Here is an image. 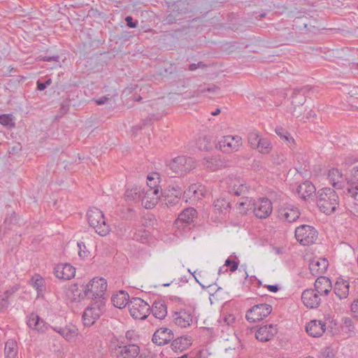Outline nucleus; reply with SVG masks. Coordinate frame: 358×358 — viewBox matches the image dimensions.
<instances>
[{
    "mask_svg": "<svg viewBox=\"0 0 358 358\" xmlns=\"http://www.w3.org/2000/svg\"><path fill=\"white\" fill-rule=\"evenodd\" d=\"M69 110V104L67 102H64L62 103L61 107L59 108V115L56 116V118L61 117L64 114H66Z\"/></svg>",
    "mask_w": 358,
    "mask_h": 358,
    "instance_id": "51",
    "label": "nucleus"
},
{
    "mask_svg": "<svg viewBox=\"0 0 358 358\" xmlns=\"http://www.w3.org/2000/svg\"><path fill=\"white\" fill-rule=\"evenodd\" d=\"M174 338L172 330L169 328H159L153 334L152 341L157 345L168 344Z\"/></svg>",
    "mask_w": 358,
    "mask_h": 358,
    "instance_id": "16",
    "label": "nucleus"
},
{
    "mask_svg": "<svg viewBox=\"0 0 358 358\" xmlns=\"http://www.w3.org/2000/svg\"><path fill=\"white\" fill-rule=\"evenodd\" d=\"M37 85V90L39 91H43L47 87L45 84L43 82H41V80H38L36 82Z\"/></svg>",
    "mask_w": 358,
    "mask_h": 358,
    "instance_id": "63",
    "label": "nucleus"
},
{
    "mask_svg": "<svg viewBox=\"0 0 358 358\" xmlns=\"http://www.w3.org/2000/svg\"><path fill=\"white\" fill-rule=\"evenodd\" d=\"M349 283L345 280H338L334 285V292L339 299H346L349 295Z\"/></svg>",
    "mask_w": 358,
    "mask_h": 358,
    "instance_id": "29",
    "label": "nucleus"
},
{
    "mask_svg": "<svg viewBox=\"0 0 358 358\" xmlns=\"http://www.w3.org/2000/svg\"><path fill=\"white\" fill-rule=\"evenodd\" d=\"M272 311L271 306L266 303H260L254 306L249 309L245 317L248 321L250 322H255L257 321L262 320L271 314Z\"/></svg>",
    "mask_w": 358,
    "mask_h": 358,
    "instance_id": "10",
    "label": "nucleus"
},
{
    "mask_svg": "<svg viewBox=\"0 0 358 358\" xmlns=\"http://www.w3.org/2000/svg\"><path fill=\"white\" fill-rule=\"evenodd\" d=\"M148 182L146 189H145V194L149 196V199L152 198H157V201L160 197L159 187L157 185V181L152 176H148Z\"/></svg>",
    "mask_w": 358,
    "mask_h": 358,
    "instance_id": "27",
    "label": "nucleus"
},
{
    "mask_svg": "<svg viewBox=\"0 0 358 358\" xmlns=\"http://www.w3.org/2000/svg\"><path fill=\"white\" fill-rule=\"evenodd\" d=\"M299 216L300 212L299 209L290 205L282 207L278 210V217L287 222H295L299 219Z\"/></svg>",
    "mask_w": 358,
    "mask_h": 358,
    "instance_id": "17",
    "label": "nucleus"
},
{
    "mask_svg": "<svg viewBox=\"0 0 358 358\" xmlns=\"http://www.w3.org/2000/svg\"><path fill=\"white\" fill-rule=\"evenodd\" d=\"M8 306V301L6 298L0 296V312L6 309Z\"/></svg>",
    "mask_w": 358,
    "mask_h": 358,
    "instance_id": "57",
    "label": "nucleus"
},
{
    "mask_svg": "<svg viewBox=\"0 0 358 358\" xmlns=\"http://www.w3.org/2000/svg\"><path fill=\"white\" fill-rule=\"evenodd\" d=\"M166 166L172 173L182 176L196 167L194 160L189 157L178 156L166 163Z\"/></svg>",
    "mask_w": 358,
    "mask_h": 358,
    "instance_id": "4",
    "label": "nucleus"
},
{
    "mask_svg": "<svg viewBox=\"0 0 358 358\" xmlns=\"http://www.w3.org/2000/svg\"><path fill=\"white\" fill-rule=\"evenodd\" d=\"M200 187H202L196 184L190 185L187 190L184 191V196L190 198L193 195L195 198L200 199L201 196H204L203 188L199 189Z\"/></svg>",
    "mask_w": 358,
    "mask_h": 358,
    "instance_id": "37",
    "label": "nucleus"
},
{
    "mask_svg": "<svg viewBox=\"0 0 358 358\" xmlns=\"http://www.w3.org/2000/svg\"><path fill=\"white\" fill-rule=\"evenodd\" d=\"M0 124L8 128L15 127V122L13 120L12 115H1Z\"/></svg>",
    "mask_w": 358,
    "mask_h": 358,
    "instance_id": "44",
    "label": "nucleus"
},
{
    "mask_svg": "<svg viewBox=\"0 0 358 358\" xmlns=\"http://www.w3.org/2000/svg\"><path fill=\"white\" fill-rule=\"evenodd\" d=\"M329 262L325 258H320L319 259H313L309 264V269L313 275H320L324 273L327 269Z\"/></svg>",
    "mask_w": 358,
    "mask_h": 358,
    "instance_id": "24",
    "label": "nucleus"
},
{
    "mask_svg": "<svg viewBox=\"0 0 358 358\" xmlns=\"http://www.w3.org/2000/svg\"><path fill=\"white\" fill-rule=\"evenodd\" d=\"M54 330L58 332L62 337L67 341L73 340L78 335V329L73 326H67L64 328L55 327Z\"/></svg>",
    "mask_w": 358,
    "mask_h": 358,
    "instance_id": "33",
    "label": "nucleus"
},
{
    "mask_svg": "<svg viewBox=\"0 0 358 358\" xmlns=\"http://www.w3.org/2000/svg\"><path fill=\"white\" fill-rule=\"evenodd\" d=\"M222 320L227 325H230L235 321V317L231 315H224Z\"/></svg>",
    "mask_w": 358,
    "mask_h": 358,
    "instance_id": "56",
    "label": "nucleus"
},
{
    "mask_svg": "<svg viewBox=\"0 0 358 358\" xmlns=\"http://www.w3.org/2000/svg\"><path fill=\"white\" fill-rule=\"evenodd\" d=\"M58 59H59V56L55 55V56H44L42 59H43V61H45V62H52V61L58 62Z\"/></svg>",
    "mask_w": 358,
    "mask_h": 358,
    "instance_id": "60",
    "label": "nucleus"
},
{
    "mask_svg": "<svg viewBox=\"0 0 358 358\" xmlns=\"http://www.w3.org/2000/svg\"><path fill=\"white\" fill-rule=\"evenodd\" d=\"M306 329L310 336L320 337L326 330V323L322 320H311L307 324Z\"/></svg>",
    "mask_w": 358,
    "mask_h": 358,
    "instance_id": "20",
    "label": "nucleus"
},
{
    "mask_svg": "<svg viewBox=\"0 0 358 358\" xmlns=\"http://www.w3.org/2000/svg\"><path fill=\"white\" fill-rule=\"evenodd\" d=\"M129 309L134 319L145 320L149 315L150 306L141 298H133L129 304Z\"/></svg>",
    "mask_w": 358,
    "mask_h": 358,
    "instance_id": "8",
    "label": "nucleus"
},
{
    "mask_svg": "<svg viewBox=\"0 0 358 358\" xmlns=\"http://www.w3.org/2000/svg\"><path fill=\"white\" fill-rule=\"evenodd\" d=\"M109 99L106 96H101L99 99H97L95 101L97 105H103Z\"/></svg>",
    "mask_w": 358,
    "mask_h": 358,
    "instance_id": "64",
    "label": "nucleus"
},
{
    "mask_svg": "<svg viewBox=\"0 0 358 358\" xmlns=\"http://www.w3.org/2000/svg\"><path fill=\"white\" fill-rule=\"evenodd\" d=\"M252 206V210L255 216L259 219L266 218L272 213V203L268 199H254Z\"/></svg>",
    "mask_w": 358,
    "mask_h": 358,
    "instance_id": "11",
    "label": "nucleus"
},
{
    "mask_svg": "<svg viewBox=\"0 0 358 358\" xmlns=\"http://www.w3.org/2000/svg\"><path fill=\"white\" fill-rule=\"evenodd\" d=\"M153 316L159 320H163L167 315V309L165 303L162 301H155L150 308Z\"/></svg>",
    "mask_w": 358,
    "mask_h": 358,
    "instance_id": "31",
    "label": "nucleus"
},
{
    "mask_svg": "<svg viewBox=\"0 0 358 358\" xmlns=\"http://www.w3.org/2000/svg\"><path fill=\"white\" fill-rule=\"evenodd\" d=\"M5 357L6 358H15L17 353V345L13 340H8L5 344Z\"/></svg>",
    "mask_w": 358,
    "mask_h": 358,
    "instance_id": "36",
    "label": "nucleus"
},
{
    "mask_svg": "<svg viewBox=\"0 0 358 358\" xmlns=\"http://www.w3.org/2000/svg\"><path fill=\"white\" fill-rule=\"evenodd\" d=\"M104 302L99 299L88 306L83 314V324L85 326H91L99 318L104 310Z\"/></svg>",
    "mask_w": 358,
    "mask_h": 358,
    "instance_id": "6",
    "label": "nucleus"
},
{
    "mask_svg": "<svg viewBox=\"0 0 358 358\" xmlns=\"http://www.w3.org/2000/svg\"><path fill=\"white\" fill-rule=\"evenodd\" d=\"M174 192L173 196L169 193H166L163 196L164 197L165 203L167 206H174L179 203L180 200V196L183 192L182 188L178 185H173L169 186V192Z\"/></svg>",
    "mask_w": 358,
    "mask_h": 358,
    "instance_id": "21",
    "label": "nucleus"
},
{
    "mask_svg": "<svg viewBox=\"0 0 358 358\" xmlns=\"http://www.w3.org/2000/svg\"><path fill=\"white\" fill-rule=\"evenodd\" d=\"M184 3L182 2V1H177V2H175L173 5H172V10L175 13V12H177L178 13V15L180 14V13H187L188 10L187 8H182V5Z\"/></svg>",
    "mask_w": 358,
    "mask_h": 358,
    "instance_id": "49",
    "label": "nucleus"
},
{
    "mask_svg": "<svg viewBox=\"0 0 358 358\" xmlns=\"http://www.w3.org/2000/svg\"><path fill=\"white\" fill-rule=\"evenodd\" d=\"M125 21L129 27L135 28L138 25V21L134 20V19L131 16H127L125 17Z\"/></svg>",
    "mask_w": 358,
    "mask_h": 358,
    "instance_id": "54",
    "label": "nucleus"
},
{
    "mask_svg": "<svg viewBox=\"0 0 358 358\" xmlns=\"http://www.w3.org/2000/svg\"><path fill=\"white\" fill-rule=\"evenodd\" d=\"M31 285L37 291L38 295L42 294L45 290V280L39 275H35L31 279Z\"/></svg>",
    "mask_w": 358,
    "mask_h": 358,
    "instance_id": "38",
    "label": "nucleus"
},
{
    "mask_svg": "<svg viewBox=\"0 0 358 358\" xmlns=\"http://www.w3.org/2000/svg\"><path fill=\"white\" fill-rule=\"evenodd\" d=\"M345 180L358 182V166L352 167V169L350 170V175L345 177Z\"/></svg>",
    "mask_w": 358,
    "mask_h": 358,
    "instance_id": "46",
    "label": "nucleus"
},
{
    "mask_svg": "<svg viewBox=\"0 0 358 358\" xmlns=\"http://www.w3.org/2000/svg\"><path fill=\"white\" fill-rule=\"evenodd\" d=\"M286 160V157L284 155L281 154H277L275 156H273V163L278 165L282 164L284 163Z\"/></svg>",
    "mask_w": 358,
    "mask_h": 358,
    "instance_id": "52",
    "label": "nucleus"
},
{
    "mask_svg": "<svg viewBox=\"0 0 358 358\" xmlns=\"http://www.w3.org/2000/svg\"><path fill=\"white\" fill-rule=\"evenodd\" d=\"M18 290V287L13 286L10 289L6 290L3 295H1L2 297L6 298L7 300L8 298L13 295L15 292H16Z\"/></svg>",
    "mask_w": 358,
    "mask_h": 358,
    "instance_id": "53",
    "label": "nucleus"
},
{
    "mask_svg": "<svg viewBox=\"0 0 358 358\" xmlns=\"http://www.w3.org/2000/svg\"><path fill=\"white\" fill-rule=\"evenodd\" d=\"M132 238L141 243H147L150 238V232L145 229H138L132 236Z\"/></svg>",
    "mask_w": 358,
    "mask_h": 358,
    "instance_id": "39",
    "label": "nucleus"
},
{
    "mask_svg": "<svg viewBox=\"0 0 358 358\" xmlns=\"http://www.w3.org/2000/svg\"><path fill=\"white\" fill-rule=\"evenodd\" d=\"M178 15H176L174 13H170L169 14L164 20V22L165 24H171L173 23L176 22L178 20H180V17L177 18Z\"/></svg>",
    "mask_w": 358,
    "mask_h": 358,
    "instance_id": "50",
    "label": "nucleus"
},
{
    "mask_svg": "<svg viewBox=\"0 0 358 358\" xmlns=\"http://www.w3.org/2000/svg\"><path fill=\"white\" fill-rule=\"evenodd\" d=\"M320 296L315 289H308L303 292L301 300L307 308H316L321 303Z\"/></svg>",
    "mask_w": 358,
    "mask_h": 358,
    "instance_id": "14",
    "label": "nucleus"
},
{
    "mask_svg": "<svg viewBox=\"0 0 358 358\" xmlns=\"http://www.w3.org/2000/svg\"><path fill=\"white\" fill-rule=\"evenodd\" d=\"M120 350L117 356H122L123 358H135L140 352V348L136 344L124 343L122 341H117V345L115 349Z\"/></svg>",
    "mask_w": 358,
    "mask_h": 358,
    "instance_id": "15",
    "label": "nucleus"
},
{
    "mask_svg": "<svg viewBox=\"0 0 358 358\" xmlns=\"http://www.w3.org/2000/svg\"><path fill=\"white\" fill-rule=\"evenodd\" d=\"M275 131L282 138H285L287 141H289V140L294 141V139L292 137L289 138V134L284 128L281 127H277L275 129Z\"/></svg>",
    "mask_w": 358,
    "mask_h": 358,
    "instance_id": "47",
    "label": "nucleus"
},
{
    "mask_svg": "<svg viewBox=\"0 0 358 358\" xmlns=\"http://www.w3.org/2000/svg\"><path fill=\"white\" fill-rule=\"evenodd\" d=\"M242 138L239 136H226L216 144V148L222 152L230 153L236 152L242 145Z\"/></svg>",
    "mask_w": 358,
    "mask_h": 358,
    "instance_id": "9",
    "label": "nucleus"
},
{
    "mask_svg": "<svg viewBox=\"0 0 358 358\" xmlns=\"http://www.w3.org/2000/svg\"><path fill=\"white\" fill-rule=\"evenodd\" d=\"M256 148L258 149L261 153H268L271 150V143L267 138H261Z\"/></svg>",
    "mask_w": 358,
    "mask_h": 358,
    "instance_id": "43",
    "label": "nucleus"
},
{
    "mask_svg": "<svg viewBox=\"0 0 358 358\" xmlns=\"http://www.w3.org/2000/svg\"><path fill=\"white\" fill-rule=\"evenodd\" d=\"M129 296L128 293L126 292L121 290L118 294L112 296V302L113 305L119 308H123L126 307L127 305L129 306Z\"/></svg>",
    "mask_w": 358,
    "mask_h": 358,
    "instance_id": "32",
    "label": "nucleus"
},
{
    "mask_svg": "<svg viewBox=\"0 0 358 358\" xmlns=\"http://www.w3.org/2000/svg\"><path fill=\"white\" fill-rule=\"evenodd\" d=\"M328 178L332 186L337 189H341L344 187L345 177L338 169H331L329 171Z\"/></svg>",
    "mask_w": 358,
    "mask_h": 358,
    "instance_id": "22",
    "label": "nucleus"
},
{
    "mask_svg": "<svg viewBox=\"0 0 358 358\" xmlns=\"http://www.w3.org/2000/svg\"><path fill=\"white\" fill-rule=\"evenodd\" d=\"M173 317L176 324L181 327H187L189 326L192 322V314L185 310L176 312L173 315Z\"/></svg>",
    "mask_w": 358,
    "mask_h": 358,
    "instance_id": "26",
    "label": "nucleus"
},
{
    "mask_svg": "<svg viewBox=\"0 0 358 358\" xmlns=\"http://www.w3.org/2000/svg\"><path fill=\"white\" fill-rule=\"evenodd\" d=\"M265 287L268 289V291L271 292H277L280 287L278 285H265Z\"/></svg>",
    "mask_w": 358,
    "mask_h": 358,
    "instance_id": "61",
    "label": "nucleus"
},
{
    "mask_svg": "<svg viewBox=\"0 0 358 358\" xmlns=\"http://www.w3.org/2000/svg\"><path fill=\"white\" fill-rule=\"evenodd\" d=\"M228 192L236 196H244L248 192V187L240 178H229L227 180Z\"/></svg>",
    "mask_w": 358,
    "mask_h": 358,
    "instance_id": "13",
    "label": "nucleus"
},
{
    "mask_svg": "<svg viewBox=\"0 0 358 358\" xmlns=\"http://www.w3.org/2000/svg\"><path fill=\"white\" fill-rule=\"evenodd\" d=\"M125 196L129 200L141 201L142 205L147 209L152 208L157 204V198L149 199V196L145 194V188L135 187L131 189H127Z\"/></svg>",
    "mask_w": 358,
    "mask_h": 358,
    "instance_id": "7",
    "label": "nucleus"
},
{
    "mask_svg": "<svg viewBox=\"0 0 358 358\" xmlns=\"http://www.w3.org/2000/svg\"><path fill=\"white\" fill-rule=\"evenodd\" d=\"M204 160V166L211 171L218 170L222 166V162L217 157L205 158Z\"/></svg>",
    "mask_w": 358,
    "mask_h": 358,
    "instance_id": "40",
    "label": "nucleus"
},
{
    "mask_svg": "<svg viewBox=\"0 0 358 358\" xmlns=\"http://www.w3.org/2000/svg\"><path fill=\"white\" fill-rule=\"evenodd\" d=\"M296 190L299 195L304 200H306L315 192L316 189L310 182L305 181L299 185Z\"/></svg>",
    "mask_w": 358,
    "mask_h": 358,
    "instance_id": "30",
    "label": "nucleus"
},
{
    "mask_svg": "<svg viewBox=\"0 0 358 358\" xmlns=\"http://www.w3.org/2000/svg\"><path fill=\"white\" fill-rule=\"evenodd\" d=\"M345 327L348 329V331H352L354 329L353 322L351 319L345 318L344 320Z\"/></svg>",
    "mask_w": 358,
    "mask_h": 358,
    "instance_id": "59",
    "label": "nucleus"
},
{
    "mask_svg": "<svg viewBox=\"0 0 358 358\" xmlns=\"http://www.w3.org/2000/svg\"><path fill=\"white\" fill-rule=\"evenodd\" d=\"M107 288L106 280L103 278H94L87 284L83 288V294L81 298L87 296L92 299H103V296Z\"/></svg>",
    "mask_w": 358,
    "mask_h": 358,
    "instance_id": "3",
    "label": "nucleus"
},
{
    "mask_svg": "<svg viewBox=\"0 0 358 358\" xmlns=\"http://www.w3.org/2000/svg\"><path fill=\"white\" fill-rule=\"evenodd\" d=\"M87 218L90 227L100 236H106L110 231V227L106 223L103 213L97 208H90L87 213Z\"/></svg>",
    "mask_w": 358,
    "mask_h": 358,
    "instance_id": "2",
    "label": "nucleus"
},
{
    "mask_svg": "<svg viewBox=\"0 0 358 358\" xmlns=\"http://www.w3.org/2000/svg\"><path fill=\"white\" fill-rule=\"evenodd\" d=\"M248 143L252 148H256L258 145L259 141L261 140L259 134L257 132H251L248 134Z\"/></svg>",
    "mask_w": 358,
    "mask_h": 358,
    "instance_id": "45",
    "label": "nucleus"
},
{
    "mask_svg": "<svg viewBox=\"0 0 358 358\" xmlns=\"http://www.w3.org/2000/svg\"><path fill=\"white\" fill-rule=\"evenodd\" d=\"M277 334V329L273 324L260 327L256 331L255 337L261 342L270 341Z\"/></svg>",
    "mask_w": 358,
    "mask_h": 358,
    "instance_id": "19",
    "label": "nucleus"
},
{
    "mask_svg": "<svg viewBox=\"0 0 358 358\" xmlns=\"http://www.w3.org/2000/svg\"><path fill=\"white\" fill-rule=\"evenodd\" d=\"M351 310L355 314V317L358 319V299L355 300L351 305Z\"/></svg>",
    "mask_w": 358,
    "mask_h": 358,
    "instance_id": "58",
    "label": "nucleus"
},
{
    "mask_svg": "<svg viewBox=\"0 0 358 358\" xmlns=\"http://www.w3.org/2000/svg\"><path fill=\"white\" fill-rule=\"evenodd\" d=\"M254 199L248 196H243L239 201L236 203V208L242 213H246L248 210L252 209Z\"/></svg>",
    "mask_w": 358,
    "mask_h": 358,
    "instance_id": "35",
    "label": "nucleus"
},
{
    "mask_svg": "<svg viewBox=\"0 0 358 358\" xmlns=\"http://www.w3.org/2000/svg\"><path fill=\"white\" fill-rule=\"evenodd\" d=\"M238 264H239L238 260L236 261V260H232L230 258H228L225 261L224 266L229 267L230 271L234 272L238 268Z\"/></svg>",
    "mask_w": 358,
    "mask_h": 358,
    "instance_id": "48",
    "label": "nucleus"
},
{
    "mask_svg": "<svg viewBox=\"0 0 358 358\" xmlns=\"http://www.w3.org/2000/svg\"><path fill=\"white\" fill-rule=\"evenodd\" d=\"M314 287L320 295H327L331 289V282L327 277L320 276L315 280Z\"/></svg>",
    "mask_w": 358,
    "mask_h": 358,
    "instance_id": "23",
    "label": "nucleus"
},
{
    "mask_svg": "<svg viewBox=\"0 0 358 358\" xmlns=\"http://www.w3.org/2000/svg\"><path fill=\"white\" fill-rule=\"evenodd\" d=\"M55 276L62 280H70L75 276L76 268L69 264H61L55 267Z\"/></svg>",
    "mask_w": 358,
    "mask_h": 358,
    "instance_id": "18",
    "label": "nucleus"
},
{
    "mask_svg": "<svg viewBox=\"0 0 358 358\" xmlns=\"http://www.w3.org/2000/svg\"><path fill=\"white\" fill-rule=\"evenodd\" d=\"M347 192L352 198L358 201V182L346 181Z\"/></svg>",
    "mask_w": 358,
    "mask_h": 358,
    "instance_id": "42",
    "label": "nucleus"
},
{
    "mask_svg": "<svg viewBox=\"0 0 358 358\" xmlns=\"http://www.w3.org/2000/svg\"><path fill=\"white\" fill-rule=\"evenodd\" d=\"M308 90H309L308 86L294 89L292 95L294 99L292 103L302 106L306 101L305 94Z\"/></svg>",
    "mask_w": 358,
    "mask_h": 358,
    "instance_id": "34",
    "label": "nucleus"
},
{
    "mask_svg": "<svg viewBox=\"0 0 358 358\" xmlns=\"http://www.w3.org/2000/svg\"><path fill=\"white\" fill-rule=\"evenodd\" d=\"M317 205L322 213L330 215L335 212L339 205L338 195L334 189L324 187L317 193Z\"/></svg>",
    "mask_w": 358,
    "mask_h": 358,
    "instance_id": "1",
    "label": "nucleus"
},
{
    "mask_svg": "<svg viewBox=\"0 0 358 358\" xmlns=\"http://www.w3.org/2000/svg\"><path fill=\"white\" fill-rule=\"evenodd\" d=\"M190 337L180 336L173 340L171 343V348L175 352H181L191 345Z\"/></svg>",
    "mask_w": 358,
    "mask_h": 358,
    "instance_id": "28",
    "label": "nucleus"
},
{
    "mask_svg": "<svg viewBox=\"0 0 358 358\" xmlns=\"http://www.w3.org/2000/svg\"><path fill=\"white\" fill-rule=\"evenodd\" d=\"M196 210L194 208H187L179 214L178 219L175 221V225L178 229H185L186 227L190 229V225L194 222L196 217Z\"/></svg>",
    "mask_w": 358,
    "mask_h": 358,
    "instance_id": "12",
    "label": "nucleus"
},
{
    "mask_svg": "<svg viewBox=\"0 0 358 358\" xmlns=\"http://www.w3.org/2000/svg\"><path fill=\"white\" fill-rule=\"evenodd\" d=\"M213 206L216 210L220 212H223L224 210H227L231 208V203L227 201L224 198L218 199L215 200L213 203Z\"/></svg>",
    "mask_w": 358,
    "mask_h": 358,
    "instance_id": "41",
    "label": "nucleus"
},
{
    "mask_svg": "<svg viewBox=\"0 0 358 358\" xmlns=\"http://www.w3.org/2000/svg\"><path fill=\"white\" fill-rule=\"evenodd\" d=\"M219 90L217 87H207L201 90V93H206V92H215Z\"/></svg>",
    "mask_w": 358,
    "mask_h": 358,
    "instance_id": "62",
    "label": "nucleus"
},
{
    "mask_svg": "<svg viewBox=\"0 0 358 358\" xmlns=\"http://www.w3.org/2000/svg\"><path fill=\"white\" fill-rule=\"evenodd\" d=\"M145 219L146 220H148L149 221V223H148L147 222L145 223H143V226H154V224H155L156 222V220H155V217L153 215H148Z\"/></svg>",
    "mask_w": 358,
    "mask_h": 358,
    "instance_id": "55",
    "label": "nucleus"
},
{
    "mask_svg": "<svg viewBox=\"0 0 358 358\" xmlns=\"http://www.w3.org/2000/svg\"><path fill=\"white\" fill-rule=\"evenodd\" d=\"M27 324L29 328L41 332H44L47 329L45 322L34 313L28 316Z\"/></svg>",
    "mask_w": 358,
    "mask_h": 358,
    "instance_id": "25",
    "label": "nucleus"
},
{
    "mask_svg": "<svg viewBox=\"0 0 358 358\" xmlns=\"http://www.w3.org/2000/svg\"><path fill=\"white\" fill-rule=\"evenodd\" d=\"M295 237L301 245H308L317 240V231L312 226L301 224L296 228Z\"/></svg>",
    "mask_w": 358,
    "mask_h": 358,
    "instance_id": "5",
    "label": "nucleus"
}]
</instances>
